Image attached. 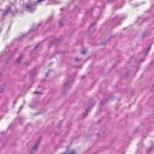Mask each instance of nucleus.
Instances as JSON below:
<instances>
[{
	"instance_id": "14",
	"label": "nucleus",
	"mask_w": 154,
	"mask_h": 154,
	"mask_svg": "<svg viewBox=\"0 0 154 154\" xmlns=\"http://www.w3.org/2000/svg\"><path fill=\"white\" fill-rule=\"evenodd\" d=\"M96 24V22H94L91 25L90 27L89 28V30L90 31L91 29L94 27V26H95Z\"/></svg>"
},
{
	"instance_id": "19",
	"label": "nucleus",
	"mask_w": 154,
	"mask_h": 154,
	"mask_svg": "<svg viewBox=\"0 0 154 154\" xmlns=\"http://www.w3.org/2000/svg\"><path fill=\"white\" fill-rule=\"evenodd\" d=\"M86 52V50H82L81 52V54H84Z\"/></svg>"
},
{
	"instance_id": "16",
	"label": "nucleus",
	"mask_w": 154,
	"mask_h": 154,
	"mask_svg": "<svg viewBox=\"0 0 154 154\" xmlns=\"http://www.w3.org/2000/svg\"><path fill=\"white\" fill-rule=\"evenodd\" d=\"M153 146H150L149 148L147 150V152H150L152 149H153Z\"/></svg>"
},
{
	"instance_id": "5",
	"label": "nucleus",
	"mask_w": 154,
	"mask_h": 154,
	"mask_svg": "<svg viewBox=\"0 0 154 154\" xmlns=\"http://www.w3.org/2000/svg\"><path fill=\"white\" fill-rule=\"evenodd\" d=\"M11 8L10 6H9L7 7V10L3 13V16H5L8 14L11 11Z\"/></svg>"
},
{
	"instance_id": "7",
	"label": "nucleus",
	"mask_w": 154,
	"mask_h": 154,
	"mask_svg": "<svg viewBox=\"0 0 154 154\" xmlns=\"http://www.w3.org/2000/svg\"><path fill=\"white\" fill-rule=\"evenodd\" d=\"M36 71L35 68H34L31 71L30 73V75L31 78H32L33 76L36 74Z\"/></svg>"
},
{
	"instance_id": "4",
	"label": "nucleus",
	"mask_w": 154,
	"mask_h": 154,
	"mask_svg": "<svg viewBox=\"0 0 154 154\" xmlns=\"http://www.w3.org/2000/svg\"><path fill=\"white\" fill-rule=\"evenodd\" d=\"M60 2L59 0H49L48 3H47V5H52L54 4H60Z\"/></svg>"
},
{
	"instance_id": "22",
	"label": "nucleus",
	"mask_w": 154,
	"mask_h": 154,
	"mask_svg": "<svg viewBox=\"0 0 154 154\" xmlns=\"http://www.w3.org/2000/svg\"><path fill=\"white\" fill-rule=\"evenodd\" d=\"M52 17H51L50 18H49L48 20V22H50L52 19Z\"/></svg>"
},
{
	"instance_id": "29",
	"label": "nucleus",
	"mask_w": 154,
	"mask_h": 154,
	"mask_svg": "<svg viewBox=\"0 0 154 154\" xmlns=\"http://www.w3.org/2000/svg\"><path fill=\"white\" fill-rule=\"evenodd\" d=\"M16 102H17V100H15V101H14V104H15V103H16Z\"/></svg>"
},
{
	"instance_id": "26",
	"label": "nucleus",
	"mask_w": 154,
	"mask_h": 154,
	"mask_svg": "<svg viewBox=\"0 0 154 154\" xmlns=\"http://www.w3.org/2000/svg\"><path fill=\"white\" fill-rule=\"evenodd\" d=\"M23 107V106H21L20 107V109H19V111H20L21 110Z\"/></svg>"
},
{
	"instance_id": "6",
	"label": "nucleus",
	"mask_w": 154,
	"mask_h": 154,
	"mask_svg": "<svg viewBox=\"0 0 154 154\" xmlns=\"http://www.w3.org/2000/svg\"><path fill=\"white\" fill-rule=\"evenodd\" d=\"M123 18L122 17H119L118 16H116L113 19V21H114L117 22L118 23L117 25H118L119 23L120 20L123 19Z\"/></svg>"
},
{
	"instance_id": "20",
	"label": "nucleus",
	"mask_w": 154,
	"mask_h": 154,
	"mask_svg": "<svg viewBox=\"0 0 154 154\" xmlns=\"http://www.w3.org/2000/svg\"><path fill=\"white\" fill-rule=\"evenodd\" d=\"M44 0H38L37 2L35 3H36V4H37V3H40Z\"/></svg>"
},
{
	"instance_id": "15",
	"label": "nucleus",
	"mask_w": 154,
	"mask_h": 154,
	"mask_svg": "<svg viewBox=\"0 0 154 154\" xmlns=\"http://www.w3.org/2000/svg\"><path fill=\"white\" fill-rule=\"evenodd\" d=\"M107 100V99L106 100L104 99L103 101H101L100 103V105L102 106Z\"/></svg>"
},
{
	"instance_id": "28",
	"label": "nucleus",
	"mask_w": 154,
	"mask_h": 154,
	"mask_svg": "<svg viewBox=\"0 0 154 154\" xmlns=\"http://www.w3.org/2000/svg\"><path fill=\"white\" fill-rule=\"evenodd\" d=\"M53 43L52 42H51L50 44V46L51 45H52V44H53Z\"/></svg>"
},
{
	"instance_id": "24",
	"label": "nucleus",
	"mask_w": 154,
	"mask_h": 154,
	"mask_svg": "<svg viewBox=\"0 0 154 154\" xmlns=\"http://www.w3.org/2000/svg\"><path fill=\"white\" fill-rule=\"evenodd\" d=\"M75 61H79V60H80V59H79L78 58H75Z\"/></svg>"
},
{
	"instance_id": "18",
	"label": "nucleus",
	"mask_w": 154,
	"mask_h": 154,
	"mask_svg": "<svg viewBox=\"0 0 154 154\" xmlns=\"http://www.w3.org/2000/svg\"><path fill=\"white\" fill-rule=\"evenodd\" d=\"M34 30H35V29L34 28V26L32 27L31 29L29 31V33H30L32 31Z\"/></svg>"
},
{
	"instance_id": "8",
	"label": "nucleus",
	"mask_w": 154,
	"mask_h": 154,
	"mask_svg": "<svg viewBox=\"0 0 154 154\" xmlns=\"http://www.w3.org/2000/svg\"><path fill=\"white\" fill-rule=\"evenodd\" d=\"M93 7H92L88 11L86 12V15L88 16H91V15L92 13L93 12Z\"/></svg>"
},
{
	"instance_id": "13",
	"label": "nucleus",
	"mask_w": 154,
	"mask_h": 154,
	"mask_svg": "<svg viewBox=\"0 0 154 154\" xmlns=\"http://www.w3.org/2000/svg\"><path fill=\"white\" fill-rule=\"evenodd\" d=\"M143 21H144V20L143 19V18L142 17H140L138 20L137 22L139 24H140Z\"/></svg>"
},
{
	"instance_id": "11",
	"label": "nucleus",
	"mask_w": 154,
	"mask_h": 154,
	"mask_svg": "<svg viewBox=\"0 0 154 154\" xmlns=\"http://www.w3.org/2000/svg\"><path fill=\"white\" fill-rule=\"evenodd\" d=\"M22 56H20L17 59L16 61V63L17 64H19L20 62L22 60Z\"/></svg>"
},
{
	"instance_id": "17",
	"label": "nucleus",
	"mask_w": 154,
	"mask_h": 154,
	"mask_svg": "<svg viewBox=\"0 0 154 154\" xmlns=\"http://www.w3.org/2000/svg\"><path fill=\"white\" fill-rule=\"evenodd\" d=\"M63 20H60V23H59V24H60V26H62L63 25Z\"/></svg>"
},
{
	"instance_id": "10",
	"label": "nucleus",
	"mask_w": 154,
	"mask_h": 154,
	"mask_svg": "<svg viewBox=\"0 0 154 154\" xmlns=\"http://www.w3.org/2000/svg\"><path fill=\"white\" fill-rule=\"evenodd\" d=\"M26 35H22L18 37V39L19 41H21L22 40L23 38H25L26 37Z\"/></svg>"
},
{
	"instance_id": "2",
	"label": "nucleus",
	"mask_w": 154,
	"mask_h": 154,
	"mask_svg": "<svg viewBox=\"0 0 154 154\" xmlns=\"http://www.w3.org/2000/svg\"><path fill=\"white\" fill-rule=\"evenodd\" d=\"M74 78V76H71L69 78V79L67 80L64 83V88L65 89H68L70 88L71 87V83L73 81Z\"/></svg>"
},
{
	"instance_id": "30",
	"label": "nucleus",
	"mask_w": 154,
	"mask_h": 154,
	"mask_svg": "<svg viewBox=\"0 0 154 154\" xmlns=\"http://www.w3.org/2000/svg\"><path fill=\"white\" fill-rule=\"evenodd\" d=\"M2 90H3L2 89H1H1L0 90V93H1L2 92Z\"/></svg>"
},
{
	"instance_id": "23",
	"label": "nucleus",
	"mask_w": 154,
	"mask_h": 154,
	"mask_svg": "<svg viewBox=\"0 0 154 154\" xmlns=\"http://www.w3.org/2000/svg\"><path fill=\"white\" fill-rule=\"evenodd\" d=\"M34 93L35 94H40L41 93V92L35 91Z\"/></svg>"
},
{
	"instance_id": "3",
	"label": "nucleus",
	"mask_w": 154,
	"mask_h": 154,
	"mask_svg": "<svg viewBox=\"0 0 154 154\" xmlns=\"http://www.w3.org/2000/svg\"><path fill=\"white\" fill-rule=\"evenodd\" d=\"M40 138H39L38 140V141L37 143L35 144V145L32 148V150L31 151V152L30 154H32L33 153H34L35 151L37 149L38 147V145L40 144Z\"/></svg>"
},
{
	"instance_id": "21",
	"label": "nucleus",
	"mask_w": 154,
	"mask_h": 154,
	"mask_svg": "<svg viewBox=\"0 0 154 154\" xmlns=\"http://www.w3.org/2000/svg\"><path fill=\"white\" fill-rule=\"evenodd\" d=\"M39 45H37V46H36L35 48H34V49H33V52L35 50L38 48V47L39 46Z\"/></svg>"
},
{
	"instance_id": "9",
	"label": "nucleus",
	"mask_w": 154,
	"mask_h": 154,
	"mask_svg": "<svg viewBox=\"0 0 154 154\" xmlns=\"http://www.w3.org/2000/svg\"><path fill=\"white\" fill-rule=\"evenodd\" d=\"M151 48V45H149L147 48L144 49L143 51V52L145 54H147L148 51H149Z\"/></svg>"
},
{
	"instance_id": "12",
	"label": "nucleus",
	"mask_w": 154,
	"mask_h": 154,
	"mask_svg": "<svg viewBox=\"0 0 154 154\" xmlns=\"http://www.w3.org/2000/svg\"><path fill=\"white\" fill-rule=\"evenodd\" d=\"M90 109V107L89 106L88 107V108L86 109V112L85 113H84L83 114V117H85L86 115H87L88 112L89 110Z\"/></svg>"
},
{
	"instance_id": "32",
	"label": "nucleus",
	"mask_w": 154,
	"mask_h": 154,
	"mask_svg": "<svg viewBox=\"0 0 154 154\" xmlns=\"http://www.w3.org/2000/svg\"><path fill=\"white\" fill-rule=\"evenodd\" d=\"M61 10H63V8H61V9H60Z\"/></svg>"
},
{
	"instance_id": "31",
	"label": "nucleus",
	"mask_w": 154,
	"mask_h": 154,
	"mask_svg": "<svg viewBox=\"0 0 154 154\" xmlns=\"http://www.w3.org/2000/svg\"><path fill=\"white\" fill-rule=\"evenodd\" d=\"M41 25V24L40 23V24H39L38 25V27H39V26H40V25Z\"/></svg>"
},
{
	"instance_id": "25",
	"label": "nucleus",
	"mask_w": 154,
	"mask_h": 154,
	"mask_svg": "<svg viewBox=\"0 0 154 154\" xmlns=\"http://www.w3.org/2000/svg\"><path fill=\"white\" fill-rule=\"evenodd\" d=\"M144 60H145V58H142V59H140V62H143V61H144Z\"/></svg>"
},
{
	"instance_id": "27",
	"label": "nucleus",
	"mask_w": 154,
	"mask_h": 154,
	"mask_svg": "<svg viewBox=\"0 0 154 154\" xmlns=\"http://www.w3.org/2000/svg\"><path fill=\"white\" fill-rule=\"evenodd\" d=\"M78 7V6H76L74 8V10H75Z\"/></svg>"
},
{
	"instance_id": "1",
	"label": "nucleus",
	"mask_w": 154,
	"mask_h": 154,
	"mask_svg": "<svg viewBox=\"0 0 154 154\" xmlns=\"http://www.w3.org/2000/svg\"><path fill=\"white\" fill-rule=\"evenodd\" d=\"M35 2L29 3H27L26 5V10L29 12H32L35 10V8L34 6L36 5Z\"/></svg>"
}]
</instances>
